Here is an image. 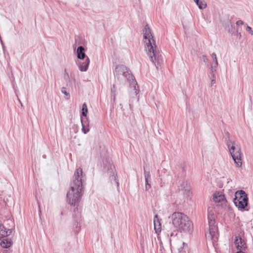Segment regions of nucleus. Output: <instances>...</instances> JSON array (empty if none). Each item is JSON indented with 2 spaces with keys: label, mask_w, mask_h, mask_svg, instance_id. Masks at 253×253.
<instances>
[{
  "label": "nucleus",
  "mask_w": 253,
  "mask_h": 253,
  "mask_svg": "<svg viewBox=\"0 0 253 253\" xmlns=\"http://www.w3.org/2000/svg\"><path fill=\"white\" fill-rule=\"evenodd\" d=\"M84 175L82 169H76L70 184V189L67 194V200L71 205L75 206L82 198L83 194Z\"/></svg>",
  "instance_id": "f257e3e1"
},
{
  "label": "nucleus",
  "mask_w": 253,
  "mask_h": 253,
  "mask_svg": "<svg viewBox=\"0 0 253 253\" xmlns=\"http://www.w3.org/2000/svg\"><path fill=\"white\" fill-rule=\"evenodd\" d=\"M143 38L145 40V48L148 56L151 61L155 64H160L162 61V56L157 46L156 45L155 41L151 33V30L148 24L145 26L143 30Z\"/></svg>",
  "instance_id": "f03ea898"
},
{
  "label": "nucleus",
  "mask_w": 253,
  "mask_h": 253,
  "mask_svg": "<svg viewBox=\"0 0 253 253\" xmlns=\"http://www.w3.org/2000/svg\"><path fill=\"white\" fill-rule=\"evenodd\" d=\"M174 226L184 232H191L193 229L192 222L189 217L183 213L175 212L171 216Z\"/></svg>",
  "instance_id": "7ed1b4c3"
},
{
  "label": "nucleus",
  "mask_w": 253,
  "mask_h": 253,
  "mask_svg": "<svg viewBox=\"0 0 253 253\" xmlns=\"http://www.w3.org/2000/svg\"><path fill=\"white\" fill-rule=\"evenodd\" d=\"M115 76L118 81H122V84L124 85L126 81L130 83L136 82L134 77L130 70L124 65H118L115 68Z\"/></svg>",
  "instance_id": "20e7f679"
},
{
  "label": "nucleus",
  "mask_w": 253,
  "mask_h": 253,
  "mask_svg": "<svg viewBox=\"0 0 253 253\" xmlns=\"http://www.w3.org/2000/svg\"><path fill=\"white\" fill-rule=\"evenodd\" d=\"M233 202L239 211H244L249 210L248 195L244 191L241 190L236 191Z\"/></svg>",
  "instance_id": "39448f33"
},
{
  "label": "nucleus",
  "mask_w": 253,
  "mask_h": 253,
  "mask_svg": "<svg viewBox=\"0 0 253 253\" xmlns=\"http://www.w3.org/2000/svg\"><path fill=\"white\" fill-rule=\"evenodd\" d=\"M229 152L236 164L237 167H240L242 165L241 159V151L240 146L237 145L235 142L227 145Z\"/></svg>",
  "instance_id": "423d86ee"
},
{
  "label": "nucleus",
  "mask_w": 253,
  "mask_h": 253,
  "mask_svg": "<svg viewBox=\"0 0 253 253\" xmlns=\"http://www.w3.org/2000/svg\"><path fill=\"white\" fill-rule=\"evenodd\" d=\"M215 221H209V233L208 238H210L213 242L218 239V234L217 233V228L215 225Z\"/></svg>",
  "instance_id": "0eeeda50"
},
{
  "label": "nucleus",
  "mask_w": 253,
  "mask_h": 253,
  "mask_svg": "<svg viewBox=\"0 0 253 253\" xmlns=\"http://www.w3.org/2000/svg\"><path fill=\"white\" fill-rule=\"evenodd\" d=\"M234 243L238 250H245L247 248L245 241L240 236L236 237Z\"/></svg>",
  "instance_id": "6e6552de"
},
{
  "label": "nucleus",
  "mask_w": 253,
  "mask_h": 253,
  "mask_svg": "<svg viewBox=\"0 0 253 253\" xmlns=\"http://www.w3.org/2000/svg\"><path fill=\"white\" fill-rule=\"evenodd\" d=\"M178 189L179 191H182V194L184 195H185L187 197L189 196L190 193V188L188 186L187 182L183 180L179 181Z\"/></svg>",
  "instance_id": "1a4fd4ad"
},
{
  "label": "nucleus",
  "mask_w": 253,
  "mask_h": 253,
  "mask_svg": "<svg viewBox=\"0 0 253 253\" xmlns=\"http://www.w3.org/2000/svg\"><path fill=\"white\" fill-rule=\"evenodd\" d=\"M14 229V228L7 229L2 224L0 223V238H4L10 235Z\"/></svg>",
  "instance_id": "9d476101"
},
{
  "label": "nucleus",
  "mask_w": 253,
  "mask_h": 253,
  "mask_svg": "<svg viewBox=\"0 0 253 253\" xmlns=\"http://www.w3.org/2000/svg\"><path fill=\"white\" fill-rule=\"evenodd\" d=\"M90 60L88 57H86L84 62L80 61L78 63L79 70L81 72H85L87 71Z\"/></svg>",
  "instance_id": "9b49d317"
},
{
  "label": "nucleus",
  "mask_w": 253,
  "mask_h": 253,
  "mask_svg": "<svg viewBox=\"0 0 253 253\" xmlns=\"http://www.w3.org/2000/svg\"><path fill=\"white\" fill-rule=\"evenodd\" d=\"M144 175L145 182V190L148 191L151 188V174L149 171L144 170Z\"/></svg>",
  "instance_id": "f8f14e48"
},
{
  "label": "nucleus",
  "mask_w": 253,
  "mask_h": 253,
  "mask_svg": "<svg viewBox=\"0 0 253 253\" xmlns=\"http://www.w3.org/2000/svg\"><path fill=\"white\" fill-rule=\"evenodd\" d=\"M154 225L156 233L159 234L161 231V224L157 214H156L154 218Z\"/></svg>",
  "instance_id": "ddd939ff"
},
{
  "label": "nucleus",
  "mask_w": 253,
  "mask_h": 253,
  "mask_svg": "<svg viewBox=\"0 0 253 253\" xmlns=\"http://www.w3.org/2000/svg\"><path fill=\"white\" fill-rule=\"evenodd\" d=\"M73 217L74 220L77 223V226L82 220L81 213L79 211L78 208H75L73 212Z\"/></svg>",
  "instance_id": "4468645a"
},
{
  "label": "nucleus",
  "mask_w": 253,
  "mask_h": 253,
  "mask_svg": "<svg viewBox=\"0 0 253 253\" xmlns=\"http://www.w3.org/2000/svg\"><path fill=\"white\" fill-rule=\"evenodd\" d=\"M77 57L80 59H84L87 57L84 53V48L83 46H79L77 49Z\"/></svg>",
  "instance_id": "2eb2a0df"
},
{
  "label": "nucleus",
  "mask_w": 253,
  "mask_h": 253,
  "mask_svg": "<svg viewBox=\"0 0 253 253\" xmlns=\"http://www.w3.org/2000/svg\"><path fill=\"white\" fill-rule=\"evenodd\" d=\"M12 244V242L10 239L4 238L0 243V245L3 248H9Z\"/></svg>",
  "instance_id": "dca6fc26"
},
{
  "label": "nucleus",
  "mask_w": 253,
  "mask_h": 253,
  "mask_svg": "<svg viewBox=\"0 0 253 253\" xmlns=\"http://www.w3.org/2000/svg\"><path fill=\"white\" fill-rule=\"evenodd\" d=\"M212 199L215 202L219 203L224 200L225 197L224 195L219 193H215L213 195Z\"/></svg>",
  "instance_id": "f3484780"
},
{
  "label": "nucleus",
  "mask_w": 253,
  "mask_h": 253,
  "mask_svg": "<svg viewBox=\"0 0 253 253\" xmlns=\"http://www.w3.org/2000/svg\"><path fill=\"white\" fill-rule=\"evenodd\" d=\"M178 253H188V245L184 242L180 243V247L178 248Z\"/></svg>",
  "instance_id": "a211bd4d"
},
{
  "label": "nucleus",
  "mask_w": 253,
  "mask_h": 253,
  "mask_svg": "<svg viewBox=\"0 0 253 253\" xmlns=\"http://www.w3.org/2000/svg\"><path fill=\"white\" fill-rule=\"evenodd\" d=\"M224 27L225 29L228 31V33L233 34L234 30L233 28V24L231 20H228L225 23Z\"/></svg>",
  "instance_id": "6ab92c4d"
},
{
  "label": "nucleus",
  "mask_w": 253,
  "mask_h": 253,
  "mask_svg": "<svg viewBox=\"0 0 253 253\" xmlns=\"http://www.w3.org/2000/svg\"><path fill=\"white\" fill-rule=\"evenodd\" d=\"M81 122H82V131L84 133L86 134L87 132L89 131L88 128V123L86 122H84L83 121L82 117H81Z\"/></svg>",
  "instance_id": "aec40b11"
},
{
  "label": "nucleus",
  "mask_w": 253,
  "mask_h": 253,
  "mask_svg": "<svg viewBox=\"0 0 253 253\" xmlns=\"http://www.w3.org/2000/svg\"><path fill=\"white\" fill-rule=\"evenodd\" d=\"M117 84H113L112 87L111 88V94L112 96V99L113 100V102H115L116 99V95H117V93L116 92V87H117Z\"/></svg>",
  "instance_id": "412c9836"
},
{
  "label": "nucleus",
  "mask_w": 253,
  "mask_h": 253,
  "mask_svg": "<svg viewBox=\"0 0 253 253\" xmlns=\"http://www.w3.org/2000/svg\"><path fill=\"white\" fill-rule=\"evenodd\" d=\"M224 138H225V142L227 145H229L230 144L233 143V142H235V141H232L230 138V133L227 131H224Z\"/></svg>",
  "instance_id": "4be33fe9"
},
{
  "label": "nucleus",
  "mask_w": 253,
  "mask_h": 253,
  "mask_svg": "<svg viewBox=\"0 0 253 253\" xmlns=\"http://www.w3.org/2000/svg\"><path fill=\"white\" fill-rule=\"evenodd\" d=\"M114 84H117V87H116V92L118 93L117 91L118 90L120 93H122L123 92V86L125 85H123L122 84V81H118L116 82Z\"/></svg>",
  "instance_id": "5701e85b"
},
{
  "label": "nucleus",
  "mask_w": 253,
  "mask_h": 253,
  "mask_svg": "<svg viewBox=\"0 0 253 253\" xmlns=\"http://www.w3.org/2000/svg\"><path fill=\"white\" fill-rule=\"evenodd\" d=\"M87 112H88V110H87V105L85 103H84L83 104V106H82V116L85 117H86Z\"/></svg>",
  "instance_id": "b1692460"
},
{
  "label": "nucleus",
  "mask_w": 253,
  "mask_h": 253,
  "mask_svg": "<svg viewBox=\"0 0 253 253\" xmlns=\"http://www.w3.org/2000/svg\"><path fill=\"white\" fill-rule=\"evenodd\" d=\"M61 91L62 93H63L65 95V98L66 99H70V93L66 91V87H62L61 88Z\"/></svg>",
  "instance_id": "393cba45"
},
{
  "label": "nucleus",
  "mask_w": 253,
  "mask_h": 253,
  "mask_svg": "<svg viewBox=\"0 0 253 253\" xmlns=\"http://www.w3.org/2000/svg\"><path fill=\"white\" fill-rule=\"evenodd\" d=\"M196 4L198 6L200 9H203L207 7V4L206 2L203 1H199V2L196 3Z\"/></svg>",
  "instance_id": "a878e982"
},
{
  "label": "nucleus",
  "mask_w": 253,
  "mask_h": 253,
  "mask_svg": "<svg viewBox=\"0 0 253 253\" xmlns=\"http://www.w3.org/2000/svg\"><path fill=\"white\" fill-rule=\"evenodd\" d=\"M64 79L67 83H68L70 81L69 75L67 72V69H66L64 70Z\"/></svg>",
  "instance_id": "bb28decb"
},
{
  "label": "nucleus",
  "mask_w": 253,
  "mask_h": 253,
  "mask_svg": "<svg viewBox=\"0 0 253 253\" xmlns=\"http://www.w3.org/2000/svg\"><path fill=\"white\" fill-rule=\"evenodd\" d=\"M200 60H201V61H203V62H204L206 65L208 63V62H209L208 58L205 55H203L200 57Z\"/></svg>",
  "instance_id": "cd10ccee"
},
{
  "label": "nucleus",
  "mask_w": 253,
  "mask_h": 253,
  "mask_svg": "<svg viewBox=\"0 0 253 253\" xmlns=\"http://www.w3.org/2000/svg\"><path fill=\"white\" fill-rule=\"evenodd\" d=\"M208 221H211H211H215L214 215L213 213L209 212V213L208 214Z\"/></svg>",
  "instance_id": "c85d7f7f"
},
{
  "label": "nucleus",
  "mask_w": 253,
  "mask_h": 253,
  "mask_svg": "<svg viewBox=\"0 0 253 253\" xmlns=\"http://www.w3.org/2000/svg\"><path fill=\"white\" fill-rule=\"evenodd\" d=\"M110 179L111 181L113 180L115 183L117 184V186H119V183L117 180L116 176L114 175V174L112 175V176H110Z\"/></svg>",
  "instance_id": "c756f323"
},
{
  "label": "nucleus",
  "mask_w": 253,
  "mask_h": 253,
  "mask_svg": "<svg viewBox=\"0 0 253 253\" xmlns=\"http://www.w3.org/2000/svg\"><path fill=\"white\" fill-rule=\"evenodd\" d=\"M246 30H247V31L249 32V33L251 35H253V31L252 30V28L251 27L247 26L246 27Z\"/></svg>",
  "instance_id": "7c9ffc66"
},
{
  "label": "nucleus",
  "mask_w": 253,
  "mask_h": 253,
  "mask_svg": "<svg viewBox=\"0 0 253 253\" xmlns=\"http://www.w3.org/2000/svg\"><path fill=\"white\" fill-rule=\"evenodd\" d=\"M237 25H242L244 24V22L242 20H239L236 23Z\"/></svg>",
  "instance_id": "2f4dec72"
},
{
  "label": "nucleus",
  "mask_w": 253,
  "mask_h": 253,
  "mask_svg": "<svg viewBox=\"0 0 253 253\" xmlns=\"http://www.w3.org/2000/svg\"><path fill=\"white\" fill-rule=\"evenodd\" d=\"M0 43L1 44V45L2 46L3 50H4L5 49V46H4V43L2 40V39H0Z\"/></svg>",
  "instance_id": "473e14b6"
},
{
  "label": "nucleus",
  "mask_w": 253,
  "mask_h": 253,
  "mask_svg": "<svg viewBox=\"0 0 253 253\" xmlns=\"http://www.w3.org/2000/svg\"><path fill=\"white\" fill-rule=\"evenodd\" d=\"M214 63H215V65H218V62L217 60V58H214V59H213Z\"/></svg>",
  "instance_id": "72a5a7b5"
},
{
  "label": "nucleus",
  "mask_w": 253,
  "mask_h": 253,
  "mask_svg": "<svg viewBox=\"0 0 253 253\" xmlns=\"http://www.w3.org/2000/svg\"><path fill=\"white\" fill-rule=\"evenodd\" d=\"M211 56H212L213 59H214V58H216V55L215 53H212L211 54Z\"/></svg>",
  "instance_id": "f704fd0d"
},
{
  "label": "nucleus",
  "mask_w": 253,
  "mask_h": 253,
  "mask_svg": "<svg viewBox=\"0 0 253 253\" xmlns=\"http://www.w3.org/2000/svg\"><path fill=\"white\" fill-rule=\"evenodd\" d=\"M217 66L218 65H215V63H214V65L211 66V68H212V69H214L215 70V69L216 68Z\"/></svg>",
  "instance_id": "c9c22d12"
},
{
  "label": "nucleus",
  "mask_w": 253,
  "mask_h": 253,
  "mask_svg": "<svg viewBox=\"0 0 253 253\" xmlns=\"http://www.w3.org/2000/svg\"><path fill=\"white\" fill-rule=\"evenodd\" d=\"M11 252L9 250H4L3 253H10Z\"/></svg>",
  "instance_id": "e433bc0d"
},
{
  "label": "nucleus",
  "mask_w": 253,
  "mask_h": 253,
  "mask_svg": "<svg viewBox=\"0 0 253 253\" xmlns=\"http://www.w3.org/2000/svg\"><path fill=\"white\" fill-rule=\"evenodd\" d=\"M215 83V80L214 79H212L211 81V85L214 84Z\"/></svg>",
  "instance_id": "4c0bfd02"
},
{
  "label": "nucleus",
  "mask_w": 253,
  "mask_h": 253,
  "mask_svg": "<svg viewBox=\"0 0 253 253\" xmlns=\"http://www.w3.org/2000/svg\"><path fill=\"white\" fill-rule=\"evenodd\" d=\"M243 250H239L236 253H245L242 251Z\"/></svg>",
  "instance_id": "58836bf2"
},
{
  "label": "nucleus",
  "mask_w": 253,
  "mask_h": 253,
  "mask_svg": "<svg viewBox=\"0 0 253 253\" xmlns=\"http://www.w3.org/2000/svg\"><path fill=\"white\" fill-rule=\"evenodd\" d=\"M194 0V1L196 2V3L199 2V1L200 0Z\"/></svg>",
  "instance_id": "ea45409f"
},
{
  "label": "nucleus",
  "mask_w": 253,
  "mask_h": 253,
  "mask_svg": "<svg viewBox=\"0 0 253 253\" xmlns=\"http://www.w3.org/2000/svg\"><path fill=\"white\" fill-rule=\"evenodd\" d=\"M181 169H182V170L184 171V166H181Z\"/></svg>",
  "instance_id": "a19ab883"
},
{
  "label": "nucleus",
  "mask_w": 253,
  "mask_h": 253,
  "mask_svg": "<svg viewBox=\"0 0 253 253\" xmlns=\"http://www.w3.org/2000/svg\"><path fill=\"white\" fill-rule=\"evenodd\" d=\"M18 100H19V102L20 103L21 105V106H22V103H21V102L20 101V99H18Z\"/></svg>",
  "instance_id": "79ce46f5"
}]
</instances>
